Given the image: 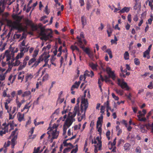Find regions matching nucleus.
I'll use <instances>...</instances> for the list:
<instances>
[{
	"label": "nucleus",
	"instance_id": "nucleus-1",
	"mask_svg": "<svg viewBox=\"0 0 153 153\" xmlns=\"http://www.w3.org/2000/svg\"><path fill=\"white\" fill-rule=\"evenodd\" d=\"M50 56L49 53L47 52H44L41 56H39L38 60L35 62L31 66V68H36L39 64L41 62L44 60L45 62V64L42 67L46 66L48 64V58H49Z\"/></svg>",
	"mask_w": 153,
	"mask_h": 153
},
{
	"label": "nucleus",
	"instance_id": "nucleus-2",
	"mask_svg": "<svg viewBox=\"0 0 153 153\" xmlns=\"http://www.w3.org/2000/svg\"><path fill=\"white\" fill-rule=\"evenodd\" d=\"M57 125L54 124L52 127H49L48 128V130L50 129L47 132V134L49 135L48 138V139H50L51 136V135L52 137L51 139V142H53V139L57 138L58 136L59 133V131L57 130Z\"/></svg>",
	"mask_w": 153,
	"mask_h": 153
},
{
	"label": "nucleus",
	"instance_id": "nucleus-3",
	"mask_svg": "<svg viewBox=\"0 0 153 153\" xmlns=\"http://www.w3.org/2000/svg\"><path fill=\"white\" fill-rule=\"evenodd\" d=\"M39 35L41 36V39L46 41L52 37V31L50 29H45L41 28Z\"/></svg>",
	"mask_w": 153,
	"mask_h": 153
},
{
	"label": "nucleus",
	"instance_id": "nucleus-4",
	"mask_svg": "<svg viewBox=\"0 0 153 153\" xmlns=\"http://www.w3.org/2000/svg\"><path fill=\"white\" fill-rule=\"evenodd\" d=\"M22 18L19 16L16 17V20L13 22H12L11 26L13 28L18 30L21 31L24 30V28L22 26V23H20Z\"/></svg>",
	"mask_w": 153,
	"mask_h": 153
},
{
	"label": "nucleus",
	"instance_id": "nucleus-5",
	"mask_svg": "<svg viewBox=\"0 0 153 153\" xmlns=\"http://www.w3.org/2000/svg\"><path fill=\"white\" fill-rule=\"evenodd\" d=\"M76 114H77L78 116H79V114H80L79 113V105H76L75 106L73 113L70 112L68 114V118L71 120L70 122V125L72 124L73 122L75 121V119L74 117L76 116Z\"/></svg>",
	"mask_w": 153,
	"mask_h": 153
},
{
	"label": "nucleus",
	"instance_id": "nucleus-6",
	"mask_svg": "<svg viewBox=\"0 0 153 153\" xmlns=\"http://www.w3.org/2000/svg\"><path fill=\"white\" fill-rule=\"evenodd\" d=\"M88 107L87 105H81L80 111L81 113L79 114V116H78V121L79 122L81 121L83 119L85 118V112Z\"/></svg>",
	"mask_w": 153,
	"mask_h": 153
},
{
	"label": "nucleus",
	"instance_id": "nucleus-7",
	"mask_svg": "<svg viewBox=\"0 0 153 153\" xmlns=\"http://www.w3.org/2000/svg\"><path fill=\"white\" fill-rule=\"evenodd\" d=\"M13 0H0V14L4 11L5 5L7 4L10 5L13 3Z\"/></svg>",
	"mask_w": 153,
	"mask_h": 153
},
{
	"label": "nucleus",
	"instance_id": "nucleus-8",
	"mask_svg": "<svg viewBox=\"0 0 153 153\" xmlns=\"http://www.w3.org/2000/svg\"><path fill=\"white\" fill-rule=\"evenodd\" d=\"M77 38L78 39L77 45L80 47L84 46L86 44V41L84 39V36L83 32H81L80 36H77Z\"/></svg>",
	"mask_w": 153,
	"mask_h": 153
},
{
	"label": "nucleus",
	"instance_id": "nucleus-9",
	"mask_svg": "<svg viewBox=\"0 0 153 153\" xmlns=\"http://www.w3.org/2000/svg\"><path fill=\"white\" fill-rule=\"evenodd\" d=\"M117 84L120 86L122 89H125L127 91L130 89V88L128 85L127 83L124 81L123 80H121L119 79H117Z\"/></svg>",
	"mask_w": 153,
	"mask_h": 153
},
{
	"label": "nucleus",
	"instance_id": "nucleus-10",
	"mask_svg": "<svg viewBox=\"0 0 153 153\" xmlns=\"http://www.w3.org/2000/svg\"><path fill=\"white\" fill-rule=\"evenodd\" d=\"M38 53L39 50H38L36 49L34 51L32 55L33 58L30 60L28 63V65L30 67L32 65H31V64L34 62L35 63L36 61V57L38 54Z\"/></svg>",
	"mask_w": 153,
	"mask_h": 153
},
{
	"label": "nucleus",
	"instance_id": "nucleus-11",
	"mask_svg": "<svg viewBox=\"0 0 153 153\" xmlns=\"http://www.w3.org/2000/svg\"><path fill=\"white\" fill-rule=\"evenodd\" d=\"M88 55L89 58L93 59L94 57L93 52L88 48H85L84 46L80 47Z\"/></svg>",
	"mask_w": 153,
	"mask_h": 153
},
{
	"label": "nucleus",
	"instance_id": "nucleus-12",
	"mask_svg": "<svg viewBox=\"0 0 153 153\" xmlns=\"http://www.w3.org/2000/svg\"><path fill=\"white\" fill-rule=\"evenodd\" d=\"M24 55V53H18L16 57L15 62L12 64L14 66L19 65L20 63V62L18 59L22 58Z\"/></svg>",
	"mask_w": 153,
	"mask_h": 153
},
{
	"label": "nucleus",
	"instance_id": "nucleus-13",
	"mask_svg": "<svg viewBox=\"0 0 153 153\" xmlns=\"http://www.w3.org/2000/svg\"><path fill=\"white\" fill-rule=\"evenodd\" d=\"M106 71L108 74L109 77H111L113 80H114L116 78V76L114 71H111V69L109 67H107Z\"/></svg>",
	"mask_w": 153,
	"mask_h": 153
},
{
	"label": "nucleus",
	"instance_id": "nucleus-14",
	"mask_svg": "<svg viewBox=\"0 0 153 153\" xmlns=\"http://www.w3.org/2000/svg\"><path fill=\"white\" fill-rule=\"evenodd\" d=\"M8 71H5V68H1L0 67V80L3 81L4 80L5 78V75L7 73Z\"/></svg>",
	"mask_w": 153,
	"mask_h": 153
},
{
	"label": "nucleus",
	"instance_id": "nucleus-15",
	"mask_svg": "<svg viewBox=\"0 0 153 153\" xmlns=\"http://www.w3.org/2000/svg\"><path fill=\"white\" fill-rule=\"evenodd\" d=\"M13 100L12 98H9L6 100V102L4 103V106L5 109L7 110V112H9L10 111V109L11 108L10 107L9 108L8 104H9L11 101Z\"/></svg>",
	"mask_w": 153,
	"mask_h": 153
},
{
	"label": "nucleus",
	"instance_id": "nucleus-16",
	"mask_svg": "<svg viewBox=\"0 0 153 153\" xmlns=\"http://www.w3.org/2000/svg\"><path fill=\"white\" fill-rule=\"evenodd\" d=\"M87 92V91L85 90L84 92V95L81 97V104H84V105H87V107L88 106V103L87 100V99L86 97V93Z\"/></svg>",
	"mask_w": 153,
	"mask_h": 153
},
{
	"label": "nucleus",
	"instance_id": "nucleus-17",
	"mask_svg": "<svg viewBox=\"0 0 153 153\" xmlns=\"http://www.w3.org/2000/svg\"><path fill=\"white\" fill-rule=\"evenodd\" d=\"M71 119L68 118L65 124L64 125L63 130L66 131L67 128L69 127L72 124L70 125Z\"/></svg>",
	"mask_w": 153,
	"mask_h": 153
},
{
	"label": "nucleus",
	"instance_id": "nucleus-18",
	"mask_svg": "<svg viewBox=\"0 0 153 153\" xmlns=\"http://www.w3.org/2000/svg\"><path fill=\"white\" fill-rule=\"evenodd\" d=\"M102 142L101 141L98 140V143H97V145H94L95 149L94 152L95 153H97L98 152V150H101V148L102 146Z\"/></svg>",
	"mask_w": 153,
	"mask_h": 153
},
{
	"label": "nucleus",
	"instance_id": "nucleus-19",
	"mask_svg": "<svg viewBox=\"0 0 153 153\" xmlns=\"http://www.w3.org/2000/svg\"><path fill=\"white\" fill-rule=\"evenodd\" d=\"M43 76L42 78V80L45 81L47 80L48 78L49 75L48 74L45 73V70H43L42 72V75L41 76Z\"/></svg>",
	"mask_w": 153,
	"mask_h": 153
},
{
	"label": "nucleus",
	"instance_id": "nucleus-20",
	"mask_svg": "<svg viewBox=\"0 0 153 153\" xmlns=\"http://www.w3.org/2000/svg\"><path fill=\"white\" fill-rule=\"evenodd\" d=\"M33 74L31 73L27 74L25 76V82L30 81L33 77Z\"/></svg>",
	"mask_w": 153,
	"mask_h": 153
},
{
	"label": "nucleus",
	"instance_id": "nucleus-21",
	"mask_svg": "<svg viewBox=\"0 0 153 153\" xmlns=\"http://www.w3.org/2000/svg\"><path fill=\"white\" fill-rule=\"evenodd\" d=\"M16 74H10L8 79V81H9L10 83H11V84L13 83L15 81L16 78Z\"/></svg>",
	"mask_w": 153,
	"mask_h": 153
},
{
	"label": "nucleus",
	"instance_id": "nucleus-22",
	"mask_svg": "<svg viewBox=\"0 0 153 153\" xmlns=\"http://www.w3.org/2000/svg\"><path fill=\"white\" fill-rule=\"evenodd\" d=\"M23 97H29V99L30 100L32 97L31 92L30 91H25L22 95Z\"/></svg>",
	"mask_w": 153,
	"mask_h": 153
},
{
	"label": "nucleus",
	"instance_id": "nucleus-23",
	"mask_svg": "<svg viewBox=\"0 0 153 153\" xmlns=\"http://www.w3.org/2000/svg\"><path fill=\"white\" fill-rule=\"evenodd\" d=\"M130 7H125L119 12V13H123L125 12L128 13L130 10Z\"/></svg>",
	"mask_w": 153,
	"mask_h": 153
},
{
	"label": "nucleus",
	"instance_id": "nucleus-24",
	"mask_svg": "<svg viewBox=\"0 0 153 153\" xmlns=\"http://www.w3.org/2000/svg\"><path fill=\"white\" fill-rule=\"evenodd\" d=\"M145 115L142 113L140 115H138L137 117L138 118V120L140 121H146V118L143 117Z\"/></svg>",
	"mask_w": 153,
	"mask_h": 153
},
{
	"label": "nucleus",
	"instance_id": "nucleus-25",
	"mask_svg": "<svg viewBox=\"0 0 153 153\" xmlns=\"http://www.w3.org/2000/svg\"><path fill=\"white\" fill-rule=\"evenodd\" d=\"M99 74L100 75V78H99L98 79V84H99V86L100 88V90L101 92H102V89L101 88V86L102 85V83L101 81L103 82V81H104V79L103 78L102 75H101L100 74V73Z\"/></svg>",
	"mask_w": 153,
	"mask_h": 153
},
{
	"label": "nucleus",
	"instance_id": "nucleus-26",
	"mask_svg": "<svg viewBox=\"0 0 153 153\" xmlns=\"http://www.w3.org/2000/svg\"><path fill=\"white\" fill-rule=\"evenodd\" d=\"M2 130L0 131V135L1 136L3 134H5L8 131V127L7 126H4Z\"/></svg>",
	"mask_w": 153,
	"mask_h": 153
},
{
	"label": "nucleus",
	"instance_id": "nucleus-27",
	"mask_svg": "<svg viewBox=\"0 0 153 153\" xmlns=\"http://www.w3.org/2000/svg\"><path fill=\"white\" fill-rule=\"evenodd\" d=\"M27 46L28 44H27L25 46L20 47V51L21 52L20 53H23V52L24 53L27 52L29 48V47H27Z\"/></svg>",
	"mask_w": 153,
	"mask_h": 153
},
{
	"label": "nucleus",
	"instance_id": "nucleus-28",
	"mask_svg": "<svg viewBox=\"0 0 153 153\" xmlns=\"http://www.w3.org/2000/svg\"><path fill=\"white\" fill-rule=\"evenodd\" d=\"M84 77L88 76H91V77L94 76L93 72L92 71H90L86 70L85 71L84 74Z\"/></svg>",
	"mask_w": 153,
	"mask_h": 153
},
{
	"label": "nucleus",
	"instance_id": "nucleus-29",
	"mask_svg": "<svg viewBox=\"0 0 153 153\" xmlns=\"http://www.w3.org/2000/svg\"><path fill=\"white\" fill-rule=\"evenodd\" d=\"M130 144L128 143L125 144L123 146L124 150L126 152L129 151L130 149Z\"/></svg>",
	"mask_w": 153,
	"mask_h": 153
},
{
	"label": "nucleus",
	"instance_id": "nucleus-30",
	"mask_svg": "<svg viewBox=\"0 0 153 153\" xmlns=\"http://www.w3.org/2000/svg\"><path fill=\"white\" fill-rule=\"evenodd\" d=\"M31 102V101L30 102H29L27 103V104L25 105L23 108L22 110V111H23L25 109H27V112L28 111L29 108L31 106V105L30 104Z\"/></svg>",
	"mask_w": 153,
	"mask_h": 153
},
{
	"label": "nucleus",
	"instance_id": "nucleus-31",
	"mask_svg": "<svg viewBox=\"0 0 153 153\" xmlns=\"http://www.w3.org/2000/svg\"><path fill=\"white\" fill-rule=\"evenodd\" d=\"M17 117L18 120L19 122H21L24 120V114L19 113L17 114Z\"/></svg>",
	"mask_w": 153,
	"mask_h": 153
},
{
	"label": "nucleus",
	"instance_id": "nucleus-32",
	"mask_svg": "<svg viewBox=\"0 0 153 153\" xmlns=\"http://www.w3.org/2000/svg\"><path fill=\"white\" fill-rule=\"evenodd\" d=\"M80 82H76L73 85L71 88V91L73 90L75 88H77L80 84Z\"/></svg>",
	"mask_w": 153,
	"mask_h": 153
},
{
	"label": "nucleus",
	"instance_id": "nucleus-33",
	"mask_svg": "<svg viewBox=\"0 0 153 153\" xmlns=\"http://www.w3.org/2000/svg\"><path fill=\"white\" fill-rule=\"evenodd\" d=\"M71 48L73 51L76 50L79 53H81V51L76 46L72 45L71 46Z\"/></svg>",
	"mask_w": 153,
	"mask_h": 153
},
{
	"label": "nucleus",
	"instance_id": "nucleus-34",
	"mask_svg": "<svg viewBox=\"0 0 153 153\" xmlns=\"http://www.w3.org/2000/svg\"><path fill=\"white\" fill-rule=\"evenodd\" d=\"M81 20L82 27H83L87 24L86 19V18L83 16L81 17Z\"/></svg>",
	"mask_w": 153,
	"mask_h": 153
},
{
	"label": "nucleus",
	"instance_id": "nucleus-35",
	"mask_svg": "<svg viewBox=\"0 0 153 153\" xmlns=\"http://www.w3.org/2000/svg\"><path fill=\"white\" fill-rule=\"evenodd\" d=\"M12 138L11 139V142H12V147L13 148L15 144V141L17 138V137L15 136L13 137H11Z\"/></svg>",
	"mask_w": 153,
	"mask_h": 153
},
{
	"label": "nucleus",
	"instance_id": "nucleus-36",
	"mask_svg": "<svg viewBox=\"0 0 153 153\" xmlns=\"http://www.w3.org/2000/svg\"><path fill=\"white\" fill-rule=\"evenodd\" d=\"M51 45H48L46 47H44L42 50L43 51H44V52H47L48 53V50L51 48Z\"/></svg>",
	"mask_w": 153,
	"mask_h": 153
},
{
	"label": "nucleus",
	"instance_id": "nucleus-37",
	"mask_svg": "<svg viewBox=\"0 0 153 153\" xmlns=\"http://www.w3.org/2000/svg\"><path fill=\"white\" fill-rule=\"evenodd\" d=\"M89 66L93 70L95 71L97 70V65L93 63H90L89 64Z\"/></svg>",
	"mask_w": 153,
	"mask_h": 153
},
{
	"label": "nucleus",
	"instance_id": "nucleus-38",
	"mask_svg": "<svg viewBox=\"0 0 153 153\" xmlns=\"http://www.w3.org/2000/svg\"><path fill=\"white\" fill-rule=\"evenodd\" d=\"M27 64V62H23L22 64H21L19 67L18 70V71L21 70L25 68Z\"/></svg>",
	"mask_w": 153,
	"mask_h": 153
},
{
	"label": "nucleus",
	"instance_id": "nucleus-39",
	"mask_svg": "<svg viewBox=\"0 0 153 153\" xmlns=\"http://www.w3.org/2000/svg\"><path fill=\"white\" fill-rule=\"evenodd\" d=\"M68 140V139L66 140H65L63 142V144L64 146H69L70 149L71 148H72L73 147V145L70 143H67V141Z\"/></svg>",
	"mask_w": 153,
	"mask_h": 153
},
{
	"label": "nucleus",
	"instance_id": "nucleus-40",
	"mask_svg": "<svg viewBox=\"0 0 153 153\" xmlns=\"http://www.w3.org/2000/svg\"><path fill=\"white\" fill-rule=\"evenodd\" d=\"M62 51L64 53V57L65 61H66L68 57L67 50V49H65V50H63Z\"/></svg>",
	"mask_w": 153,
	"mask_h": 153
},
{
	"label": "nucleus",
	"instance_id": "nucleus-41",
	"mask_svg": "<svg viewBox=\"0 0 153 153\" xmlns=\"http://www.w3.org/2000/svg\"><path fill=\"white\" fill-rule=\"evenodd\" d=\"M104 105L105 108V107H106V111L108 110V111L109 110H110L111 108L109 106V101H107L106 102H105Z\"/></svg>",
	"mask_w": 153,
	"mask_h": 153
},
{
	"label": "nucleus",
	"instance_id": "nucleus-42",
	"mask_svg": "<svg viewBox=\"0 0 153 153\" xmlns=\"http://www.w3.org/2000/svg\"><path fill=\"white\" fill-rule=\"evenodd\" d=\"M150 51L146 50L143 53V57H147L148 59L149 58V56Z\"/></svg>",
	"mask_w": 153,
	"mask_h": 153
},
{
	"label": "nucleus",
	"instance_id": "nucleus-43",
	"mask_svg": "<svg viewBox=\"0 0 153 153\" xmlns=\"http://www.w3.org/2000/svg\"><path fill=\"white\" fill-rule=\"evenodd\" d=\"M113 31L112 29L110 27H108L107 29V32L108 34V36L110 37L111 34L112 33Z\"/></svg>",
	"mask_w": 153,
	"mask_h": 153
},
{
	"label": "nucleus",
	"instance_id": "nucleus-44",
	"mask_svg": "<svg viewBox=\"0 0 153 153\" xmlns=\"http://www.w3.org/2000/svg\"><path fill=\"white\" fill-rule=\"evenodd\" d=\"M18 133V129L16 128L15 130L12 132L11 135V137H13L15 136H16V137H17Z\"/></svg>",
	"mask_w": 153,
	"mask_h": 153
},
{
	"label": "nucleus",
	"instance_id": "nucleus-45",
	"mask_svg": "<svg viewBox=\"0 0 153 153\" xmlns=\"http://www.w3.org/2000/svg\"><path fill=\"white\" fill-rule=\"evenodd\" d=\"M116 131L117 132V135L119 136L122 132V130L120 128L119 126H117L116 127Z\"/></svg>",
	"mask_w": 153,
	"mask_h": 153
},
{
	"label": "nucleus",
	"instance_id": "nucleus-46",
	"mask_svg": "<svg viewBox=\"0 0 153 153\" xmlns=\"http://www.w3.org/2000/svg\"><path fill=\"white\" fill-rule=\"evenodd\" d=\"M116 139H117L116 138H115L114 139L113 143H111V142H109V144L110 143H111V148H109V149H111L112 148L113 146H114L116 144Z\"/></svg>",
	"mask_w": 153,
	"mask_h": 153
},
{
	"label": "nucleus",
	"instance_id": "nucleus-47",
	"mask_svg": "<svg viewBox=\"0 0 153 153\" xmlns=\"http://www.w3.org/2000/svg\"><path fill=\"white\" fill-rule=\"evenodd\" d=\"M114 91L115 92L118 94L122 95L123 94V91L120 90H118L117 89H114Z\"/></svg>",
	"mask_w": 153,
	"mask_h": 153
},
{
	"label": "nucleus",
	"instance_id": "nucleus-48",
	"mask_svg": "<svg viewBox=\"0 0 153 153\" xmlns=\"http://www.w3.org/2000/svg\"><path fill=\"white\" fill-rule=\"evenodd\" d=\"M9 126L12 128V127L13 126H16V125L14 124L13 121H12L11 122H9L6 126H7L8 127Z\"/></svg>",
	"mask_w": 153,
	"mask_h": 153
},
{
	"label": "nucleus",
	"instance_id": "nucleus-49",
	"mask_svg": "<svg viewBox=\"0 0 153 153\" xmlns=\"http://www.w3.org/2000/svg\"><path fill=\"white\" fill-rule=\"evenodd\" d=\"M104 80L105 81V82L107 83H111L113 85L114 84L113 83L111 82V81L109 79V78L107 76H105V79H104Z\"/></svg>",
	"mask_w": 153,
	"mask_h": 153
},
{
	"label": "nucleus",
	"instance_id": "nucleus-50",
	"mask_svg": "<svg viewBox=\"0 0 153 153\" xmlns=\"http://www.w3.org/2000/svg\"><path fill=\"white\" fill-rule=\"evenodd\" d=\"M40 148V147H38L37 149H36V147H35L34 149V152L33 153H40L42 151V150L39 153Z\"/></svg>",
	"mask_w": 153,
	"mask_h": 153
},
{
	"label": "nucleus",
	"instance_id": "nucleus-51",
	"mask_svg": "<svg viewBox=\"0 0 153 153\" xmlns=\"http://www.w3.org/2000/svg\"><path fill=\"white\" fill-rule=\"evenodd\" d=\"M124 57L125 59L127 60L129 59V54L127 51H126L124 54Z\"/></svg>",
	"mask_w": 153,
	"mask_h": 153
},
{
	"label": "nucleus",
	"instance_id": "nucleus-52",
	"mask_svg": "<svg viewBox=\"0 0 153 153\" xmlns=\"http://www.w3.org/2000/svg\"><path fill=\"white\" fill-rule=\"evenodd\" d=\"M146 96L148 98L151 97L153 96V92H148L146 94Z\"/></svg>",
	"mask_w": 153,
	"mask_h": 153
},
{
	"label": "nucleus",
	"instance_id": "nucleus-53",
	"mask_svg": "<svg viewBox=\"0 0 153 153\" xmlns=\"http://www.w3.org/2000/svg\"><path fill=\"white\" fill-rule=\"evenodd\" d=\"M153 19V16H151V18L149 19L148 20V22H146V24H147L149 23V24H151L152 23V21Z\"/></svg>",
	"mask_w": 153,
	"mask_h": 153
},
{
	"label": "nucleus",
	"instance_id": "nucleus-54",
	"mask_svg": "<svg viewBox=\"0 0 153 153\" xmlns=\"http://www.w3.org/2000/svg\"><path fill=\"white\" fill-rule=\"evenodd\" d=\"M16 103L17 105V109H18L20 108L22 104L21 102H19V100H17L16 102Z\"/></svg>",
	"mask_w": 153,
	"mask_h": 153
},
{
	"label": "nucleus",
	"instance_id": "nucleus-55",
	"mask_svg": "<svg viewBox=\"0 0 153 153\" xmlns=\"http://www.w3.org/2000/svg\"><path fill=\"white\" fill-rule=\"evenodd\" d=\"M99 64L100 65L102 69L104 70H105L104 67L105 66V64L104 63L102 62L101 61H100L99 62Z\"/></svg>",
	"mask_w": 153,
	"mask_h": 153
},
{
	"label": "nucleus",
	"instance_id": "nucleus-56",
	"mask_svg": "<svg viewBox=\"0 0 153 153\" xmlns=\"http://www.w3.org/2000/svg\"><path fill=\"white\" fill-rule=\"evenodd\" d=\"M92 7V6L89 1L87 2L86 3V9L89 10Z\"/></svg>",
	"mask_w": 153,
	"mask_h": 153
},
{
	"label": "nucleus",
	"instance_id": "nucleus-57",
	"mask_svg": "<svg viewBox=\"0 0 153 153\" xmlns=\"http://www.w3.org/2000/svg\"><path fill=\"white\" fill-rule=\"evenodd\" d=\"M8 15V14L7 13H5L4 14H2V16L3 19L4 20H7V19H6L7 17V16Z\"/></svg>",
	"mask_w": 153,
	"mask_h": 153
},
{
	"label": "nucleus",
	"instance_id": "nucleus-58",
	"mask_svg": "<svg viewBox=\"0 0 153 153\" xmlns=\"http://www.w3.org/2000/svg\"><path fill=\"white\" fill-rule=\"evenodd\" d=\"M44 123V121L37 122L36 120H34V123L35 126H36L41 124H43Z\"/></svg>",
	"mask_w": 153,
	"mask_h": 153
},
{
	"label": "nucleus",
	"instance_id": "nucleus-59",
	"mask_svg": "<svg viewBox=\"0 0 153 153\" xmlns=\"http://www.w3.org/2000/svg\"><path fill=\"white\" fill-rule=\"evenodd\" d=\"M81 127V124L79 123L78 125H76L74 126V129L75 130H76L78 129H80Z\"/></svg>",
	"mask_w": 153,
	"mask_h": 153
},
{
	"label": "nucleus",
	"instance_id": "nucleus-60",
	"mask_svg": "<svg viewBox=\"0 0 153 153\" xmlns=\"http://www.w3.org/2000/svg\"><path fill=\"white\" fill-rule=\"evenodd\" d=\"M102 122L101 120H97V127H101Z\"/></svg>",
	"mask_w": 153,
	"mask_h": 153
},
{
	"label": "nucleus",
	"instance_id": "nucleus-61",
	"mask_svg": "<svg viewBox=\"0 0 153 153\" xmlns=\"http://www.w3.org/2000/svg\"><path fill=\"white\" fill-rule=\"evenodd\" d=\"M111 95L113 98L115 100H119V98L117 96H116L114 93H112Z\"/></svg>",
	"mask_w": 153,
	"mask_h": 153
},
{
	"label": "nucleus",
	"instance_id": "nucleus-62",
	"mask_svg": "<svg viewBox=\"0 0 153 153\" xmlns=\"http://www.w3.org/2000/svg\"><path fill=\"white\" fill-rule=\"evenodd\" d=\"M24 75L23 76H18V79L19 80H21V82H22L24 79Z\"/></svg>",
	"mask_w": 153,
	"mask_h": 153
},
{
	"label": "nucleus",
	"instance_id": "nucleus-63",
	"mask_svg": "<svg viewBox=\"0 0 153 153\" xmlns=\"http://www.w3.org/2000/svg\"><path fill=\"white\" fill-rule=\"evenodd\" d=\"M76 148L75 149L72 150L71 151V153H76L77 152L78 150V146L77 145H76Z\"/></svg>",
	"mask_w": 153,
	"mask_h": 153
},
{
	"label": "nucleus",
	"instance_id": "nucleus-64",
	"mask_svg": "<svg viewBox=\"0 0 153 153\" xmlns=\"http://www.w3.org/2000/svg\"><path fill=\"white\" fill-rule=\"evenodd\" d=\"M134 62L135 64L136 65H139L140 64V62L139 59L137 58H135L134 59Z\"/></svg>",
	"mask_w": 153,
	"mask_h": 153
}]
</instances>
